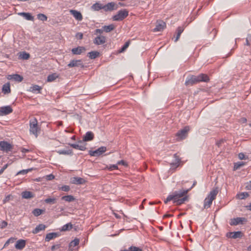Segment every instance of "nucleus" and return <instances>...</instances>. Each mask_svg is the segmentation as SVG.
<instances>
[{
    "label": "nucleus",
    "mask_w": 251,
    "mask_h": 251,
    "mask_svg": "<svg viewBox=\"0 0 251 251\" xmlns=\"http://www.w3.org/2000/svg\"><path fill=\"white\" fill-rule=\"evenodd\" d=\"M189 190L190 189H181L176 191L168 196L166 199L164 200V202L167 203L168 202L173 201L174 203H176V205H180L188 200L187 196L185 195Z\"/></svg>",
    "instance_id": "f257e3e1"
},
{
    "label": "nucleus",
    "mask_w": 251,
    "mask_h": 251,
    "mask_svg": "<svg viewBox=\"0 0 251 251\" xmlns=\"http://www.w3.org/2000/svg\"><path fill=\"white\" fill-rule=\"evenodd\" d=\"M209 77L204 74H201L198 75H192L190 78L185 81V84L193 85L200 82H208L209 81Z\"/></svg>",
    "instance_id": "f03ea898"
},
{
    "label": "nucleus",
    "mask_w": 251,
    "mask_h": 251,
    "mask_svg": "<svg viewBox=\"0 0 251 251\" xmlns=\"http://www.w3.org/2000/svg\"><path fill=\"white\" fill-rule=\"evenodd\" d=\"M218 193V191L217 188L213 189L210 192L208 196L205 199L204 201V208H208L210 207L213 201L215 199Z\"/></svg>",
    "instance_id": "7ed1b4c3"
},
{
    "label": "nucleus",
    "mask_w": 251,
    "mask_h": 251,
    "mask_svg": "<svg viewBox=\"0 0 251 251\" xmlns=\"http://www.w3.org/2000/svg\"><path fill=\"white\" fill-rule=\"evenodd\" d=\"M30 132L34 134L36 137L38 136V133L40 131V128L38 125V122L35 118H33L29 121Z\"/></svg>",
    "instance_id": "20e7f679"
},
{
    "label": "nucleus",
    "mask_w": 251,
    "mask_h": 251,
    "mask_svg": "<svg viewBox=\"0 0 251 251\" xmlns=\"http://www.w3.org/2000/svg\"><path fill=\"white\" fill-rule=\"evenodd\" d=\"M128 15V11L126 9L119 11L117 14L113 16L112 19L115 21H121Z\"/></svg>",
    "instance_id": "39448f33"
},
{
    "label": "nucleus",
    "mask_w": 251,
    "mask_h": 251,
    "mask_svg": "<svg viewBox=\"0 0 251 251\" xmlns=\"http://www.w3.org/2000/svg\"><path fill=\"white\" fill-rule=\"evenodd\" d=\"M106 151V147L102 146L95 151L90 150L89 154L91 156L98 157Z\"/></svg>",
    "instance_id": "423d86ee"
},
{
    "label": "nucleus",
    "mask_w": 251,
    "mask_h": 251,
    "mask_svg": "<svg viewBox=\"0 0 251 251\" xmlns=\"http://www.w3.org/2000/svg\"><path fill=\"white\" fill-rule=\"evenodd\" d=\"M190 128L188 126H186L184 127L183 129L178 131L176 135L178 137V138L180 139H184L187 136L188 134V132L189 131Z\"/></svg>",
    "instance_id": "0eeeda50"
},
{
    "label": "nucleus",
    "mask_w": 251,
    "mask_h": 251,
    "mask_svg": "<svg viewBox=\"0 0 251 251\" xmlns=\"http://www.w3.org/2000/svg\"><path fill=\"white\" fill-rule=\"evenodd\" d=\"M12 149V145L6 141H2L0 142V150L3 151L8 152Z\"/></svg>",
    "instance_id": "6e6552de"
},
{
    "label": "nucleus",
    "mask_w": 251,
    "mask_h": 251,
    "mask_svg": "<svg viewBox=\"0 0 251 251\" xmlns=\"http://www.w3.org/2000/svg\"><path fill=\"white\" fill-rule=\"evenodd\" d=\"M67 66L69 68L80 67L83 68L84 67V65L81 60H72Z\"/></svg>",
    "instance_id": "1a4fd4ad"
},
{
    "label": "nucleus",
    "mask_w": 251,
    "mask_h": 251,
    "mask_svg": "<svg viewBox=\"0 0 251 251\" xmlns=\"http://www.w3.org/2000/svg\"><path fill=\"white\" fill-rule=\"evenodd\" d=\"M94 138V134L92 131H88L83 137L82 140H79V143H83V142L92 141Z\"/></svg>",
    "instance_id": "9d476101"
},
{
    "label": "nucleus",
    "mask_w": 251,
    "mask_h": 251,
    "mask_svg": "<svg viewBox=\"0 0 251 251\" xmlns=\"http://www.w3.org/2000/svg\"><path fill=\"white\" fill-rule=\"evenodd\" d=\"M247 220L245 218L237 217L231 220L230 225L231 226H236L240 224H243L244 222H247Z\"/></svg>",
    "instance_id": "9b49d317"
},
{
    "label": "nucleus",
    "mask_w": 251,
    "mask_h": 251,
    "mask_svg": "<svg viewBox=\"0 0 251 251\" xmlns=\"http://www.w3.org/2000/svg\"><path fill=\"white\" fill-rule=\"evenodd\" d=\"M13 111V109L9 105L2 106L0 108V116L8 115Z\"/></svg>",
    "instance_id": "f8f14e48"
},
{
    "label": "nucleus",
    "mask_w": 251,
    "mask_h": 251,
    "mask_svg": "<svg viewBox=\"0 0 251 251\" xmlns=\"http://www.w3.org/2000/svg\"><path fill=\"white\" fill-rule=\"evenodd\" d=\"M226 236L228 238L236 239L242 237L243 236V233L240 231L229 232L226 233Z\"/></svg>",
    "instance_id": "ddd939ff"
},
{
    "label": "nucleus",
    "mask_w": 251,
    "mask_h": 251,
    "mask_svg": "<svg viewBox=\"0 0 251 251\" xmlns=\"http://www.w3.org/2000/svg\"><path fill=\"white\" fill-rule=\"evenodd\" d=\"M106 42V37L101 35L98 36L94 39L93 41V43L97 45H102L105 43Z\"/></svg>",
    "instance_id": "4468645a"
},
{
    "label": "nucleus",
    "mask_w": 251,
    "mask_h": 251,
    "mask_svg": "<svg viewBox=\"0 0 251 251\" xmlns=\"http://www.w3.org/2000/svg\"><path fill=\"white\" fill-rule=\"evenodd\" d=\"M71 51L74 55H80L86 51V49L84 47L78 46L77 48H73Z\"/></svg>",
    "instance_id": "2eb2a0df"
},
{
    "label": "nucleus",
    "mask_w": 251,
    "mask_h": 251,
    "mask_svg": "<svg viewBox=\"0 0 251 251\" xmlns=\"http://www.w3.org/2000/svg\"><path fill=\"white\" fill-rule=\"evenodd\" d=\"M103 10L106 12L111 11L117 8L116 4L114 2H109L105 5H103Z\"/></svg>",
    "instance_id": "dca6fc26"
},
{
    "label": "nucleus",
    "mask_w": 251,
    "mask_h": 251,
    "mask_svg": "<svg viewBox=\"0 0 251 251\" xmlns=\"http://www.w3.org/2000/svg\"><path fill=\"white\" fill-rule=\"evenodd\" d=\"M71 182L72 184L80 185L84 183L85 180L83 178L75 176L71 178Z\"/></svg>",
    "instance_id": "f3484780"
},
{
    "label": "nucleus",
    "mask_w": 251,
    "mask_h": 251,
    "mask_svg": "<svg viewBox=\"0 0 251 251\" xmlns=\"http://www.w3.org/2000/svg\"><path fill=\"white\" fill-rule=\"evenodd\" d=\"M7 78L9 80H14L19 82H21L23 80V76L18 74L8 75Z\"/></svg>",
    "instance_id": "a211bd4d"
},
{
    "label": "nucleus",
    "mask_w": 251,
    "mask_h": 251,
    "mask_svg": "<svg viewBox=\"0 0 251 251\" xmlns=\"http://www.w3.org/2000/svg\"><path fill=\"white\" fill-rule=\"evenodd\" d=\"M174 157L175 158V160L173 162L170 164L171 168H176L177 167L180 163L181 160L178 156L177 155V154H175L174 155Z\"/></svg>",
    "instance_id": "6ab92c4d"
},
{
    "label": "nucleus",
    "mask_w": 251,
    "mask_h": 251,
    "mask_svg": "<svg viewBox=\"0 0 251 251\" xmlns=\"http://www.w3.org/2000/svg\"><path fill=\"white\" fill-rule=\"evenodd\" d=\"M70 12L77 20L81 21L82 20V16L80 12L75 10H71Z\"/></svg>",
    "instance_id": "aec40b11"
},
{
    "label": "nucleus",
    "mask_w": 251,
    "mask_h": 251,
    "mask_svg": "<svg viewBox=\"0 0 251 251\" xmlns=\"http://www.w3.org/2000/svg\"><path fill=\"white\" fill-rule=\"evenodd\" d=\"M25 246V240L20 239L17 241L15 245V248L18 250H22Z\"/></svg>",
    "instance_id": "412c9836"
},
{
    "label": "nucleus",
    "mask_w": 251,
    "mask_h": 251,
    "mask_svg": "<svg viewBox=\"0 0 251 251\" xmlns=\"http://www.w3.org/2000/svg\"><path fill=\"white\" fill-rule=\"evenodd\" d=\"M165 25V23L163 21H161L157 24L156 27L153 29V31H160L164 29Z\"/></svg>",
    "instance_id": "4be33fe9"
},
{
    "label": "nucleus",
    "mask_w": 251,
    "mask_h": 251,
    "mask_svg": "<svg viewBox=\"0 0 251 251\" xmlns=\"http://www.w3.org/2000/svg\"><path fill=\"white\" fill-rule=\"evenodd\" d=\"M2 92L4 94H8L10 93V85L9 83H5L2 88Z\"/></svg>",
    "instance_id": "5701e85b"
},
{
    "label": "nucleus",
    "mask_w": 251,
    "mask_h": 251,
    "mask_svg": "<svg viewBox=\"0 0 251 251\" xmlns=\"http://www.w3.org/2000/svg\"><path fill=\"white\" fill-rule=\"evenodd\" d=\"M46 227V226L44 224H39L33 230L32 233L36 234L41 231L45 230Z\"/></svg>",
    "instance_id": "b1692460"
},
{
    "label": "nucleus",
    "mask_w": 251,
    "mask_h": 251,
    "mask_svg": "<svg viewBox=\"0 0 251 251\" xmlns=\"http://www.w3.org/2000/svg\"><path fill=\"white\" fill-rule=\"evenodd\" d=\"M19 15L22 16L25 19L28 21H33L34 17L29 13L21 12Z\"/></svg>",
    "instance_id": "393cba45"
},
{
    "label": "nucleus",
    "mask_w": 251,
    "mask_h": 251,
    "mask_svg": "<svg viewBox=\"0 0 251 251\" xmlns=\"http://www.w3.org/2000/svg\"><path fill=\"white\" fill-rule=\"evenodd\" d=\"M58 236V234L56 232L49 233L46 235L45 240L46 241H49L51 239H53Z\"/></svg>",
    "instance_id": "a878e982"
},
{
    "label": "nucleus",
    "mask_w": 251,
    "mask_h": 251,
    "mask_svg": "<svg viewBox=\"0 0 251 251\" xmlns=\"http://www.w3.org/2000/svg\"><path fill=\"white\" fill-rule=\"evenodd\" d=\"M183 30H184V28L183 26H178L176 30V38L175 40V42H177L178 40V39L180 37V36L181 34L182 33V32L183 31Z\"/></svg>",
    "instance_id": "bb28decb"
},
{
    "label": "nucleus",
    "mask_w": 251,
    "mask_h": 251,
    "mask_svg": "<svg viewBox=\"0 0 251 251\" xmlns=\"http://www.w3.org/2000/svg\"><path fill=\"white\" fill-rule=\"evenodd\" d=\"M91 8L94 11H99L100 9H103V5L99 2H96L93 4Z\"/></svg>",
    "instance_id": "cd10ccee"
},
{
    "label": "nucleus",
    "mask_w": 251,
    "mask_h": 251,
    "mask_svg": "<svg viewBox=\"0 0 251 251\" xmlns=\"http://www.w3.org/2000/svg\"><path fill=\"white\" fill-rule=\"evenodd\" d=\"M61 200L65 201L70 202L74 201L75 199L72 195H67L62 197Z\"/></svg>",
    "instance_id": "c85d7f7f"
},
{
    "label": "nucleus",
    "mask_w": 251,
    "mask_h": 251,
    "mask_svg": "<svg viewBox=\"0 0 251 251\" xmlns=\"http://www.w3.org/2000/svg\"><path fill=\"white\" fill-rule=\"evenodd\" d=\"M23 198L24 199H30L34 197V195L32 192L29 191H24L22 193Z\"/></svg>",
    "instance_id": "c756f323"
},
{
    "label": "nucleus",
    "mask_w": 251,
    "mask_h": 251,
    "mask_svg": "<svg viewBox=\"0 0 251 251\" xmlns=\"http://www.w3.org/2000/svg\"><path fill=\"white\" fill-rule=\"evenodd\" d=\"M115 26L113 24L108 25H104L102 26V30L106 32H110L113 30L115 28Z\"/></svg>",
    "instance_id": "7c9ffc66"
},
{
    "label": "nucleus",
    "mask_w": 251,
    "mask_h": 251,
    "mask_svg": "<svg viewBox=\"0 0 251 251\" xmlns=\"http://www.w3.org/2000/svg\"><path fill=\"white\" fill-rule=\"evenodd\" d=\"M30 91L33 93H40L42 88L37 85H34L30 87Z\"/></svg>",
    "instance_id": "2f4dec72"
},
{
    "label": "nucleus",
    "mask_w": 251,
    "mask_h": 251,
    "mask_svg": "<svg viewBox=\"0 0 251 251\" xmlns=\"http://www.w3.org/2000/svg\"><path fill=\"white\" fill-rule=\"evenodd\" d=\"M100 54V53L97 51H92L89 52L88 53V55L89 57L91 59H95L97 58Z\"/></svg>",
    "instance_id": "473e14b6"
},
{
    "label": "nucleus",
    "mask_w": 251,
    "mask_h": 251,
    "mask_svg": "<svg viewBox=\"0 0 251 251\" xmlns=\"http://www.w3.org/2000/svg\"><path fill=\"white\" fill-rule=\"evenodd\" d=\"M79 243V240L77 238H75L74 240L71 242L69 244V248L70 250H72L73 247H75L78 245Z\"/></svg>",
    "instance_id": "72a5a7b5"
},
{
    "label": "nucleus",
    "mask_w": 251,
    "mask_h": 251,
    "mask_svg": "<svg viewBox=\"0 0 251 251\" xmlns=\"http://www.w3.org/2000/svg\"><path fill=\"white\" fill-rule=\"evenodd\" d=\"M57 152L59 154L70 155L72 154V151L71 150H62L57 151Z\"/></svg>",
    "instance_id": "f704fd0d"
},
{
    "label": "nucleus",
    "mask_w": 251,
    "mask_h": 251,
    "mask_svg": "<svg viewBox=\"0 0 251 251\" xmlns=\"http://www.w3.org/2000/svg\"><path fill=\"white\" fill-rule=\"evenodd\" d=\"M58 77V75L55 74H52L48 75L47 80L49 82H52Z\"/></svg>",
    "instance_id": "c9c22d12"
},
{
    "label": "nucleus",
    "mask_w": 251,
    "mask_h": 251,
    "mask_svg": "<svg viewBox=\"0 0 251 251\" xmlns=\"http://www.w3.org/2000/svg\"><path fill=\"white\" fill-rule=\"evenodd\" d=\"M249 196L247 192H242L237 195V197L240 200L245 199Z\"/></svg>",
    "instance_id": "e433bc0d"
},
{
    "label": "nucleus",
    "mask_w": 251,
    "mask_h": 251,
    "mask_svg": "<svg viewBox=\"0 0 251 251\" xmlns=\"http://www.w3.org/2000/svg\"><path fill=\"white\" fill-rule=\"evenodd\" d=\"M44 210L39 208H35L32 211V214L35 216H38L40 215L43 212Z\"/></svg>",
    "instance_id": "4c0bfd02"
},
{
    "label": "nucleus",
    "mask_w": 251,
    "mask_h": 251,
    "mask_svg": "<svg viewBox=\"0 0 251 251\" xmlns=\"http://www.w3.org/2000/svg\"><path fill=\"white\" fill-rule=\"evenodd\" d=\"M73 227V226L71 223H68L64 225L61 228L62 231H67L71 229Z\"/></svg>",
    "instance_id": "58836bf2"
},
{
    "label": "nucleus",
    "mask_w": 251,
    "mask_h": 251,
    "mask_svg": "<svg viewBox=\"0 0 251 251\" xmlns=\"http://www.w3.org/2000/svg\"><path fill=\"white\" fill-rule=\"evenodd\" d=\"M245 165V163L243 162H238L237 163H234V170H236L239 168H240L241 167Z\"/></svg>",
    "instance_id": "ea45409f"
},
{
    "label": "nucleus",
    "mask_w": 251,
    "mask_h": 251,
    "mask_svg": "<svg viewBox=\"0 0 251 251\" xmlns=\"http://www.w3.org/2000/svg\"><path fill=\"white\" fill-rule=\"evenodd\" d=\"M33 170L32 168H30V169H26V170H22L21 171H20L19 172H18L16 175H25L27 173H28V172L31 171L32 170Z\"/></svg>",
    "instance_id": "a19ab883"
},
{
    "label": "nucleus",
    "mask_w": 251,
    "mask_h": 251,
    "mask_svg": "<svg viewBox=\"0 0 251 251\" xmlns=\"http://www.w3.org/2000/svg\"><path fill=\"white\" fill-rule=\"evenodd\" d=\"M45 202L46 203L54 204L56 202V199L54 198H49L45 200Z\"/></svg>",
    "instance_id": "79ce46f5"
},
{
    "label": "nucleus",
    "mask_w": 251,
    "mask_h": 251,
    "mask_svg": "<svg viewBox=\"0 0 251 251\" xmlns=\"http://www.w3.org/2000/svg\"><path fill=\"white\" fill-rule=\"evenodd\" d=\"M37 18L42 21H46L47 20V17L44 14H39L37 15Z\"/></svg>",
    "instance_id": "37998d69"
},
{
    "label": "nucleus",
    "mask_w": 251,
    "mask_h": 251,
    "mask_svg": "<svg viewBox=\"0 0 251 251\" xmlns=\"http://www.w3.org/2000/svg\"><path fill=\"white\" fill-rule=\"evenodd\" d=\"M245 45L251 46V35H248L246 39Z\"/></svg>",
    "instance_id": "c03bdc74"
},
{
    "label": "nucleus",
    "mask_w": 251,
    "mask_h": 251,
    "mask_svg": "<svg viewBox=\"0 0 251 251\" xmlns=\"http://www.w3.org/2000/svg\"><path fill=\"white\" fill-rule=\"evenodd\" d=\"M79 142V141L78 142ZM78 144H79V150H80V151H85L86 149V144L84 143V142H83V143H78Z\"/></svg>",
    "instance_id": "a18cd8bd"
},
{
    "label": "nucleus",
    "mask_w": 251,
    "mask_h": 251,
    "mask_svg": "<svg viewBox=\"0 0 251 251\" xmlns=\"http://www.w3.org/2000/svg\"><path fill=\"white\" fill-rule=\"evenodd\" d=\"M59 190H61L64 192H68L70 190V186L68 185H64L61 187L59 188Z\"/></svg>",
    "instance_id": "49530a36"
},
{
    "label": "nucleus",
    "mask_w": 251,
    "mask_h": 251,
    "mask_svg": "<svg viewBox=\"0 0 251 251\" xmlns=\"http://www.w3.org/2000/svg\"><path fill=\"white\" fill-rule=\"evenodd\" d=\"M128 250L129 251H142L141 249L135 246H131L129 248Z\"/></svg>",
    "instance_id": "de8ad7c7"
},
{
    "label": "nucleus",
    "mask_w": 251,
    "mask_h": 251,
    "mask_svg": "<svg viewBox=\"0 0 251 251\" xmlns=\"http://www.w3.org/2000/svg\"><path fill=\"white\" fill-rule=\"evenodd\" d=\"M129 41L126 42L125 44V45L123 46V47L121 48L120 52H122L126 50V49L129 46Z\"/></svg>",
    "instance_id": "09e8293b"
},
{
    "label": "nucleus",
    "mask_w": 251,
    "mask_h": 251,
    "mask_svg": "<svg viewBox=\"0 0 251 251\" xmlns=\"http://www.w3.org/2000/svg\"><path fill=\"white\" fill-rule=\"evenodd\" d=\"M30 57L29 54L25 52H24L21 54V58L23 59H28Z\"/></svg>",
    "instance_id": "8fccbe9b"
},
{
    "label": "nucleus",
    "mask_w": 251,
    "mask_h": 251,
    "mask_svg": "<svg viewBox=\"0 0 251 251\" xmlns=\"http://www.w3.org/2000/svg\"><path fill=\"white\" fill-rule=\"evenodd\" d=\"M118 164H114V165H110L109 167H108V170H110V171H112V170H117L118 169Z\"/></svg>",
    "instance_id": "3c124183"
},
{
    "label": "nucleus",
    "mask_w": 251,
    "mask_h": 251,
    "mask_svg": "<svg viewBox=\"0 0 251 251\" xmlns=\"http://www.w3.org/2000/svg\"><path fill=\"white\" fill-rule=\"evenodd\" d=\"M15 239L14 238H9L6 242V243H5L4 244V246H7V245H8L10 243H13L14 242Z\"/></svg>",
    "instance_id": "603ef678"
},
{
    "label": "nucleus",
    "mask_w": 251,
    "mask_h": 251,
    "mask_svg": "<svg viewBox=\"0 0 251 251\" xmlns=\"http://www.w3.org/2000/svg\"><path fill=\"white\" fill-rule=\"evenodd\" d=\"M69 145L71 147H72V148H74L75 149L79 150V144H69Z\"/></svg>",
    "instance_id": "864d4df0"
},
{
    "label": "nucleus",
    "mask_w": 251,
    "mask_h": 251,
    "mask_svg": "<svg viewBox=\"0 0 251 251\" xmlns=\"http://www.w3.org/2000/svg\"><path fill=\"white\" fill-rule=\"evenodd\" d=\"M103 31H104V30H102V27L100 29H96L95 31V34H101L103 33Z\"/></svg>",
    "instance_id": "5fc2aeb1"
},
{
    "label": "nucleus",
    "mask_w": 251,
    "mask_h": 251,
    "mask_svg": "<svg viewBox=\"0 0 251 251\" xmlns=\"http://www.w3.org/2000/svg\"><path fill=\"white\" fill-rule=\"evenodd\" d=\"M83 34L81 32H78L76 34V37L79 39H82L83 38Z\"/></svg>",
    "instance_id": "6e6d98bb"
},
{
    "label": "nucleus",
    "mask_w": 251,
    "mask_h": 251,
    "mask_svg": "<svg viewBox=\"0 0 251 251\" xmlns=\"http://www.w3.org/2000/svg\"><path fill=\"white\" fill-rule=\"evenodd\" d=\"M59 248H60L59 245H53L51 248V250L52 251H54L55 250L59 249Z\"/></svg>",
    "instance_id": "4d7b16f0"
},
{
    "label": "nucleus",
    "mask_w": 251,
    "mask_h": 251,
    "mask_svg": "<svg viewBox=\"0 0 251 251\" xmlns=\"http://www.w3.org/2000/svg\"><path fill=\"white\" fill-rule=\"evenodd\" d=\"M238 157L240 159L242 160L245 158V156L243 153H239L238 154Z\"/></svg>",
    "instance_id": "13d9d810"
},
{
    "label": "nucleus",
    "mask_w": 251,
    "mask_h": 251,
    "mask_svg": "<svg viewBox=\"0 0 251 251\" xmlns=\"http://www.w3.org/2000/svg\"><path fill=\"white\" fill-rule=\"evenodd\" d=\"M118 165H123L124 166L127 165L126 162L124 161V160H120L117 162Z\"/></svg>",
    "instance_id": "bf43d9fd"
},
{
    "label": "nucleus",
    "mask_w": 251,
    "mask_h": 251,
    "mask_svg": "<svg viewBox=\"0 0 251 251\" xmlns=\"http://www.w3.org/2000/svg\"><path fill=\"white\" fill-rule=\"evenodd\" d=\"M7 226V223L5 221H2L1 222V228H3Z\"/></svg>",
    "instance_id": "052dcab7"
},
{
    "label": "nucleus",
    "mask_w": 251,
    "mask_h": 251,
    "mask_svg": "<svg viewBox=\"0 0 251 251\" xmlns=\"http://www.w3.org/2000/svg\"><path fill=\"white\" fill-rule=\"evenodd\" d=\"M224 140L221 139V140H219V141L217 142L216 145L219 147H220L221 145L223 143H224Z\"/></svg>",
    "instance_id": "680f3d73"
},
{
    "label": "nucleus",
    "mask_w": 251,
    "mask_h": 251,
    "mask_svg": "<svg viewBox=\"0 0 251 251\" xmlns=\"http://www.w3.org/2000/svg\"><path fill=\"white\" fill-rule=\"evenodd\" d=\"M47 178L48 180H51L54 178V176L52 175H49L47 176Z\"/></svg>",
    "instance_id": "e2e57ef3"
},
{
    "label": "nucleus",
    "mask_w": 251,
    "mask_h": 251,
    "mask_svg": "<svg viewBox=\"0 0 251 251\" xmlns=\"http://www.w3.org/2000/svg\"><path fill=\"white\" fill-rule=\"evenodd\" d=\"M10 196H7L3 200V203H6L7 201H8L9 200Z\"/></svg>",
    "instance_id": "0e129e2a"
},
{
    "label": "nucleus",
    "mask_w": 251,
    "mask_h": 251,
    "mask_svg": "<svg viewBox=\"0 0 251 251\" xmlns=\"http://www.w3.org/2000/svg\"><path fill=\"white\" fill-rule=\"evenodd\" d=\"M21 151H22V152L23 153H26V152H28L29 151V150H28V149H25V148H23V149H22Z\"/></svg>",
    "instance_id": "69168bd1"
},
{
    "label": "nucleus",
    "mask_w": 251,
    "mask_h": 251,
    "mask_svg": "<svg viewBox=\"0 0 251 251\" xmlns=\"http://www.w3.org/2000/svg\"><path fill=\"white\" fill-rule=\"evenodd\" d=\"M246 188L249 190H251V182L246 185Z\"/></svg>",
    "instance_id": "338daca9"
},
{
    "label": "nucleus",
    "mask_w": 251,
    "mask_h": 251,
    "mask_svg": "<svg viewBox=\"0 0 251 251\" xmlns=\"http://www.w3.org/2000/svg\"><path fill=\"white\" fill-rule=\"evenodd\" d=\"M8 164H5L3 167H2V169H3L4 170L8 167Z\"/></svg>",
    "instance_id": "774afa93"
}]
</instances>
